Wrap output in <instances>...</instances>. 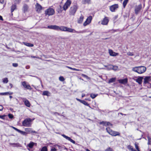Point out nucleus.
Segmentation results:
<instances>
[{
    "label": "nucleus",
    "mask_w": 151,
    "mask_h": 151,
    "mask_svg": "<svg viewBox=\"0 0 151 151\" xmlns=\"http://www.w3.org/2000/svg\"><path fill=\"white\" fill-rule=\"evenodd\" d=\"M47 28L57 31L60 30L61 31H66L70 32L76 33H83L85 32V31H80L79 32L77 31L74 29L64 26L59 27L55 25H51L48 26H47Z\"/></svg>",
    "instance_id": "obj_1"
},
{
    "label": "nucleus",
    "mask_w": 151,
    "mask_h": 151,
    "mask_svg": "<svg viewBox=\"0 0 151 151\" xmlns=\"http://www.w3.org/2000/svg\"><path fill=\"white\" fill-rule=\"evenodd\" d=\"M146 70V68L145 67L142 66L133 67L132 69L133 71L140 74L144 73Z\"/></svg>",
    "instance_id": "obj_2"
},
{
    "label": "nucleus",
    "mask_w": 151,
    "mask_h": 151,
    "mask_svg": "<svg viewBox=\"0 0 151 151\" xmlns=\"http://www.w3.org/2000/svg\"><path fill=\"white\" fill-rule=\"evenodd\" d=\"M32 120L30 118L25 119L22 122V125L25 127H30L31 125Z\"/></svg>",
    "instance_id": "obj_3"
},
{
    "label": "nucleus",
    "mask_w": 151,
    "mask_h": 151,
    "mask_svg": "<svg viewBox=\"0 0 151 151\" xmlns=\"http://www.w3.org/2000/svg\"><path fill=\"white\" fill-rule=\"evenodd\" d=\"M55 13L54 10L51 8H50L47 9L45 11V14L46 15H48V16H51L53 15Z\"/></svg>",
    "instance_id": "obj_4"
},
{
    "label": "nucleus",
    "mask_w": 151,
    "mask_h": 151,
    "mask_svg": "<svg viewBox=\"0 0 151 151\" xmlns=\"http://www.w3.org/2000/svg\"><path fill=\"white\" fill-rule=\"evenodd\" d=\"M77 9V7L76 5H74L70 8L69 12L70 15H74L76 13Z\"/></svg>",
    "instance_id": "obj_5"
},
{
    "label": "nucleus",
    "mask_w": 151,
    "mask_h": 151,
    "mask_svg": "<svg viewBox=\"0 0 151 151\" xmlns=\"http://www.w3.org/2000/svg\"><path fill=\"white\" fill-rule=\"evenodd\" d=\"M151 77L150 76H145V77L143 83L144 86H145L146 84L149 83V82L151 81Z\"/></svg>",
    "instance_id": "obj_6"
},
{
    "label": "nucleus",
    "mask_w": 151,
    "mask_h": 151,
    "mask_svg": "<svg viewBox=\"0 0 151 151\" xmlns=\"http://www.w3.org/2000/svg\"><path fill=\"white\" fill-rule=\"evenodd\" d=\"M35 9L37 12L38 13L41 12L42 7V6L38 3H37L35 5Z\"/></svg>",
    "instance_id": "obj_7"
},
{
    "label": "nucleus",
    "mask_w": 151,
    "mask_h": 151,
    "mask_svg": "<svg viewBox=\"0 0 151 151\" xmlns=\"http://www.w3.org/2000/svg\"><path fill=\"white\" fill-rule=\"evenodd\" d=\"M71 3V1L70 0H67L63 6V9L66 10L70 6Z\"/></svg>",
    "instance_id": "obj_8"
},
{
    "label": "nucleus",
    "mask_w": 151,
    "mask_h": 151,
    "mask_svg": "<svg viewBox=\"0 0 151 151\" xmlns=\"http://www.w3.org/2000/svg\"><path fill=\"white\" fill-rule=\"evenodd\" d=\"M119 6L118 4H115L110 6L109 9L110 10L111 12H114L115 10L118 8Z\"/></svg>",
    "instance_id": "obj_9"
},
{
    "label": "nucleus",
    "mask_w": 151,
    "mask_h": 151,
    "mask_svg": "<svg viewBox=\"0 0 151 151\" xmlns=\"http://www.w3.org/2000/svg\"><path fill=\"white\" fill-rule=\"evenodd\" d=\"M92 19V17L91 16H90L88 17L86 19V20L83 23V25L85 26L89 24L91 22Z\"/></svg>",
    "instance_id": "obj_10"
},
{
    "label": "nucleus",
    "mask_w": 151,
    "mask_h": 151,
    "mask_svg": "<svg viewBox=\"0 0 151 151\" xmlns=\"http://www.w3.org/2000/svg\"><path fill=\"white\" fill-rule=\"evenodd\" d=\"M109 22V18L107 17H105L101 21V24L104 25H107Z\"/></svg>",
    "instance_id": "obj_11"
},
{
    "label": "nucleus",
    "mask_w": 151,
    "mask_h": 151,
    "mask_svg": "<svg viewBox=\"0 0 151 151\" xmlns=\"http://www.w3.org/2000/svg\"><path fill=\"white\" fill-rule=\"evenodd\" d=\"M22 85L24 88L27 89H29L30 90L32 89V88L30 85L29 84H27L25 81L23 82L22 83Z\"/></svg>",
    "instance_id": "obj_12"
},
{
    "label": "nucleus",
    "mask_w": 151,
    "mask_h": 151,
    "mask_svg": "<svg viewBox=\"0 0 151 151\" xmlns=\"http://www.w3.org/2000/svg\"><path fill=\"white\" fill-rule=\"evenodd\" d=\"M61 135L66 139L70 141V142L73 143L74 144L75 143V142L74 140L71 139L70 137L65 135L64 134H62Z\"/></svg>",
    "instance_id": "obj_13"
},
{
    "label": "nucleus",
    "mask_w": 151,
    "mask_h": 151,
    "mask_svg": "<svg viewBox=\"0 0 151 151\" xmlns=\"http://www.w3.org/2000/svg\"><path fill=\"white\" fill-rule=\"evenodd\" d=\"M141 8L142 5L141 4L139 5L136 6L135 9V14H137L141 9Z\"/></svg>",
    "instance_id": "obj_14"
},
{
    "label": "nucleus",
    "mask_w": 151,
    "mask_h": 151,
    "mask_svg": "<svg viewBox=\"0 0 151 151\" xmlns=\"http://www.w3.org/2000/svg\"><path fill=\"white\" fill-rule=\"evenodd\" d=\"M143 78V77H139L137 79L135 80V81L136 82H137L140 85L142 83Z\"/></svg>",
    "instance_id": "obj_15"
},
{
    "label": "nucleus",
    "mask_w": 151,
    "mask_h": 151,
    "mask_svg": "<svg viewBox=\"0 0 151 151\" xmlns=\"http://www.w3.org/2000/svg\"><path fill=\"white\" fill-rule=\"evenodd\" d=\"M110 134L112 136H119L120 133L119 132L112 130V131L111 132H110Z\"/></svg>",
    "instance_id": "obj_16"
},
{
    "label": "nucleus",
    "mask_w": 151,
    "mask_h": 151,
    "mask_svg": "<svg viewBox=\"0 0 151 151\" xmlns=\"http://www.w3.org/2000/svg\"><path fill=\"white\" fill-rule=\"evenodd\" d=\"M109 52L110 55L111 56H116L118 55V54L113 52L111 50H109Z\"/></svg>",
    "instance_id": "obj_17"
},
{
    "label": "nucleus",
    "mask_w": 151,
    "mask_h": 151,
    "mask_svg": "<svg viewBox=\"0 0 151 151\" xmlns=\"http://www.w3.org/2000/svg\"><path fill=\"white\" fill-rule=\"evenodd\" d=\"M119 82L122 84H125L127 83L128 80L127 78L123 79H119L118 80Z\"/></svg>",
    "instance_id": "obj_18"
},
{
    "label": "nucleus",
    "mask_w": 151,
    "mask_h": 151,
    "mask_svg": "<svg viewBox=\"0 0 151 151\" xmlns=\"http://www.w3.org/2000/svg\"><path fill=\"white\" fill-rule=\"evenodd\" d=\"M24 101V104L25 105L28 107L30 106V104L28 100L26 99H24L23 100Z\"/></svg>",
    "instance_id": "obj_19"
},
{
    "label": "nucleus",
    "mask_w": 151,
    "mask_h": 151,
    "mask_svg": "<svg viewBox=\"0 0 151 151\" xmlns=\"http://www.w3.org/2000/svg\"><path fill=\"white\" fill-rule=\"evenodd\" d=\"M28 8V6L26 4H24L23 5L22 10L24 13L27 11V10Z\"/></svg>",
    "instance_id": "obj_20"
},
{
    "label": "nucleus",
    "mask_w": 151,
    "mask_h": 151,
    "mask_svg": "<svg viewBox=\"0 0 151 151\" xmlns=\"http://www.w3.org/2000/svg\"><path fill=\"white\" fill-rule=\"evenodd\" d=\"M100 124H103L105 126H112V124L109 122L102 121L100 123Z\"/></svg>",
    "instance_id": "obj_21"
},
{
    "label": "nucleus",
    "mask_w": 151,
    "mask_h": 151,
    "mask_svg": "<svg viewBox=\"0 0 151 151\" xmlns=\"http://www.w3.org/2000/svg\"><path fill=\"white\" fill-rule=\"evenodd\" d=\"M50 94V92L48 91H44L43 92L42 95L44 96H49Z\"/></svg>",
    "instance_id": "obj_22"
},
{
    "label": "nucleus",
    "mask_w": 151,
    "mask_h": 151,
    "mask_svg": "<svg viewBox=\"0 0 151 151\" xmlns=\"http://www.w3.org/2000/svg\"><path fill=\"white\" fill-rule=\"evenodd\" d=\"M17 9V6L16 4H13L11 6V12H12L14 10Z\"/></svg>",
    "instance_id": "obj_23"
},
{
    "label": "nucleus",
    "mask_w": 151,
    "mask_h": 151,
    "mask_svg": "<svg viewBox=\"0 0 151 151\" xmlns=\"http://www.w3.org/2000/svg\"><path fill=\"white\" fill-rule=\"evenodd\" d=\"M82 3L84 4H89L91 3V0H83L82 1Z\"/></svg>",
    "instance_id": "obj_24"
},
{
    "label": "nucleus",
    "mask_w": 151,
    "mask_h": 151,
    "mask_svg": "<svg viewBox=\"0 0 151 151\" xmlns=\"http://www.w3.org/2000/svg\"><path fill=\"white\" fill-rule=\"evenodd\" d=\"M23 43L24 45H25L29 47H32L34 46V45L33 44H31L30 43H27V42H23Z\"/></svg>",
    "instance_id": "obj_25"
},
{
    "label": "nucleus",
    "mask_w": 151,
    "mask_h": 151,
    "mask_svg": "<svg viewBox=\"0 0 151 151\" xmlns=\"http://www.w3.org/2000/svg\"><path fill=\"white\" fill-rule=\"evenodd\" d=\"M83 19V17L81 15L80 17L79 18L78 20V23H82Z\"/></svg>",
    "instance_id": "obj_26"
},
{
    "label": "nucleus",
    "mask_w": 151,
    "mask_h": 151,
    "mask_svg": "<svg viewBox=\"0 0 151 151\" xmlns=\"http://www.w3.org/2000/svg\"><path fill=\"white\" fill-rule=\"evenodd\" d=\"M34 144L35 143L34 142H31L27 146L30 148H32L33 147Z\"/></svg>",
    "instance_id": "obj_27"
},
{
    "label": "nucleus",
    "mask_w": 151,
    "mask_h": 151,
    "mask_svg": "<svg viewBox=\"0 0 151 151\" xmlns=\"http://www.w3.org/2000/svg\"><path fill=\"white\" fill-rule=\"evenodd\" d=\"M58 9L57 11L58 13H61L62 11L63 10V8L62 6L60 5H59L58 7Z\"/></svg>",
    "instance_id": "obj_28"
},
{
    "label": "nucleus",
    "mask_w": 151,
    "mask_h": 151,
    "mask_svg": "<svg viewBox=\"0 0 151 151\" xmlns=\"http://www.w3.org/2000/svg\"><path fill=\"white\" fill-rule=\"evenodd\" d=\"M128 1H129V0H124V1L123 3V6L124 8H125Z\"/></svg>",
    "instance_id": "obj_29"
},
{
    "label": "nucleus",
    "mask_w": 151,
    "mask_h": 151,
    "mask_svg": "<svg viewBox=\"0 0 151 151\" xmlns=\"http://www.w3.org/2000/svg\"><path fill=\"white\" fill-rule=\"evenodd\" d=\"M116 79V78H112L109 79V81L108 83H111L114 82Z\"/></svg>",
    "instance_id": "obj_30"
},
{
    "label": "nucleus",
    "mask_w": 151,
    "mask_h": 151,
    "mask_svg": "<svg viewBox=\"0 0 151 151\" xmlns=\"http://www.w3.org/2000/svg\"><path fill=\"white\" fill-rule=\"evenodd\" d=\"M81 103L83 104L84 105L86 106H88L89 107H90V106H89V104L85 101L84 100H83L82 101Z\"/></svg>",
    "instance_id": "obj_31"
},
{
    "label": "nucleus",
    "mask_w": 151,
    "mask_h": 151,
    "mask_svg": "<svg viewBox=\"0 0 151 151\" xmlns=\"http://www.w3.org/2000/svg\"><path fill=\"white\" fill-rule=\"evenodd\" d=\"M26 132L29 133H32V129L30 128H26L25 129Z\"/></svg>",
    "instance_id": "obj_32"
},
{
    "label": "nucleus",
    "mask_w": 151,
    "mask_h": 151,
    "mask_svg": "<svg viewBox=\"0 0 151 151\" xmlns=\"http://www.w3.org/2000/svg\"><path fill=\"white\" fill-rule=\"evenodd\" d=\"M3 82L4 83H6L8 82V80L7 78H5L3 79Z\"/></svg>",
    "instance_id": "obj_33"
},
{
    "label": "nucleus",
    "mask_w": 151,
    "mask_h": 151,
    "mask_svg": "<svg viewBox=\"0 0 151 151\" xmlns=\"http://www.w3.org/2000/svg\"><path fill=\"white\" fill-rule=\"evenodd\" d=\"M106 130L107 131V132L109 134H110V132H112V130H111L110 128L109 127H107L106 128Z\"/></svg>",
    "instance_id": "obj_34"
},
{
    "label": "nucleus",
    "mask_w": 151,
    "mask_h": 151,
    "mask_svg": "<svg viewBox=\"0 0 151 151\" xmlns=\"http://www.w3.org/2000/svg\"><path fill=\"white\" fill-rule=\"evenodd\" d=\"M40 151H47V149L46 146L43 147L41 149Z\"/></svg>",
    "instance_id": "obj_35"
},
{
    "label": "nucleus",
    "mask_w": 151,
    "mask_h": 151,
    "mask_svg": "<svg viewBox=\"0 0 151 151\" xmlns=\"http://www.w3.org/2000/svg\"><path fill=\"white\" fill-rule=\"evenodd\" d=\"M148 139V145H150L151 144V138L149 136L147 137Z\"/></svg>",
    "instance_id": "obj_36"
},
{
    "label": "nucleus",
    "mask_w": 151,
    "mask_h": 151,
    "mask_svg": "<svg viewBox=\"0 0 151 151\" xmlns=\"http://www.w3.org/2000/svg\"><path fill=\"white\" fill-rule=\"evenodd\" d=\"M19 132L20 133H21V134H22L23 135H26L27 134V133H26V132L21 131L20 130H19Z\"/></svg>",
    "instance_id": "obj_37"
},
{
    "label": "nucleus",
    "mask_w": 151,
    "mask_h": 151,
    "mask_svg": "<svg viewBox=\"0 0 151 151\" xmlns=\"http://www.w3.org/2000/svg\"><path fill=\"white\" fill-rule=\"evenodd\" d=\"M97 96V94L96 95L92 93L91 94L90 96L92 99H93L95 98Z\"/></svg>",
    "instance_id": "obj_38"
},
{
    "label": "nucleus",
    "mask_w": 151,
    "mask_h": 151,
    "mask_svg": "<svg viewBox=\"0 0 151 151\" xmlns=\"http://www.w3.org/2000/svg\"><path fill=\"white\" fill-rule=\"evenodd\" d=\"M127 148L131 151H132L134 149L133 147L130 145H129L127 146Z\"/></svg>",
    "instance_id": "obj_39"
},
{
    "label": "nucleus",
    "mask_w": 151,
    "mask_h": 151,
    "mask_svg": "<svg viewBox=\"0 0 151 151\" xmlns=\"http://www.w3.org/2000/svg\"><path fill=\"white\" fill-rule=\"evenodd\" d=\"M56 147H58L59 149L60 150H62L63 148V147L60 145H56Z\"/></svg>",
    "instance_id": "obj_40"
},
{
    "label": "nucleus",
    "mask_w": 151,
    "mask_h": 151,
    "mask_svg": "<svg viewBox=\"0 0 151 151\" xmlns=\"http://www.w3.org/2000/svg\"><path fill=\"white\" fill-rule=\"evenodd\" d=\"M59 80L60 81H64V78L63 76H60L59 78Z\"/></svg>",
    "instance_id": "obj_41"
},
{
    "label": "nucleus",
    "mask_w": 151,
    "mask_h": 151,
    "mask_svg": "<svg viewBox=\"0 0 151 151\" xmlns=\"http://www.w3.org/2000/svg\"><path fill=\"white\" fill-rule=\"evenodd\" d=\"M118 68V67L117 66H113V69L114 70H117Z\"/></svg>",
    "instance_id": "obj_42"
},
{
    "label": "nucleus",
    "mask_w": 151,
    "mask_h": 151,
    "mask_svg": "<svg viewBox=\"0 0 151 151\" xmlns=\"http://www.w3.org/2000/svg\"><path fill=\"white\" fill-rule=\"evenodd\" d=\"M105 151H113L112 149L110 147L108 148L105 150Z\"/></svg>",
    "instance_id": "obj_43"
},
{
    "label": "nucleus",
    "mask_w": 151,
    "mask_h": 151,
    "mask_svg": "<svg viewBox=\"0 0 151 151\" xmlns=\"http://www.w3.org/2000/svg\"><path fill=\"white\" fill-rule=\"evenodd\" d=\"M134 145H135V147L136 149L137 150H139V147H138L137 144L136 143H135L134 144Z\"/></svg>",
    "instance_id": "obj_44"
},
{
    "label": "nucleus",
    "mask_w": 151,
    "mask_h": 151,
    "mask_svg": "<svg viewBox=\"0 0 151 151\" xmlns=\"http://www.w3.org/2000/svg\"><path fill=\"white\" fill-rule=\"evenodd\" d=\"M8 116L9 117V118L10 119H12L13 118V116L12 114H9L8 115Z\"/></svg>",
    "instance_id": "obj_45"
},
{
    "label": "nucleus",
    "mask_w": 151,
    "mask_h": 151,
    "mask_svg": "<svg viewBox=\"0 0 151 151\" xmlns=\"http://www.w3.org/2000/svg\"><path fill=\"white\" fill-rule=\"evenodd\" d=\"M127 55H128L129 56H133L134 55V54L132 52H128L127 53Z\"/></svg>",
    "instance_id": "obj_46"
},
{
    "label": "nucleus",
    "mask_w": 151,
    "mask_h": 151,
    "mask_svg": "<svg viewBox=\"0 0 151 151\" xmlns=\"http://www.w3.org/2000/svg\"><path fill=\"white\" fill-rule=\"evenodd\" d=\"M12 65L14 67H17L18 66V64L17 63H13L12 64Z\"/></svg>",
    "instance_id": "obj_47"
},
{
    "label": "nucleus",
    "mask_w": 151,
    "mask_h": 151,
    "mask_svg": "<svg viewBox=\"0 0 151 151\" xmlns=\"http://www.w3.org/2000/svg\"><path fill=\"white\" fill-rule=\"evenodd\" d=\"M12 128L14 130H16V131H17V132H19V130L18 129L15 128V127H12Z\"/></svg>",
    "instance_id": "obj_48"
},
{
    "label": "nucleus",
    "mask_w": 151,
    "mask_h": 151,
    "mask_svg": "<svg viewBox=\"0 0 151 151\" xmlns=\"http://www.w3.org/2000/svg\"><path fill=\"white\" fill-rule=\"evenodd\" d=\"M5 116V115H0V118L1 119H4V117Z\"/></svg>",
    "instance_id": "obj_49"
},
{
    "label": "nucleus",
    "mask_w": 151,
    "mask_h": 151,
    "mask_svg": "<svg viewBox=\"0 0 151 151\" xmlns=\"http://www.w3.org/2000/svg\"><path fill=\"white\" fill-rule=\"evenodd\" d=\"M15 0V1L16 2V3L17 4L19 3L21 1V0Z\"/></svg>",
    "instance_id": "obj_50"
},
{
    "label": "nucleus",
    "mask_w": 151,
    "mask_h": 151,
    "mask_svg": "<svg viewBox=\"0 0 151 151\" xmlns=\"http://www.w3.org/2000/svg\"><path fill=\"white\" fill-rule=\"evenodd\" d=\"M82 76L87 78H88V76H86L85 74H82Z\"/></svg>",
    "instance_id": "obj_51"
},
{
    "label": "nucleus",
    "mask_w": 151,
    "mask_h": 151,
    "mask_svg": "<svg viewBox=\"0 0 151 151\" xmlns=\"http://www.w3.org/2000/svg\"><path fill=\"white\" fill-rule=\"evenodd\" d=\"M3 107L1 105H0V111H1L3 109Z\"/></svg>",
    "instance_id": "obj_52"
},
{
    "label": "nucleus",
    "mask_w": 151,
    "mask_h": 151,
    "mask_svg": "<svg viewBox=\"0 0 151 151\" xmlns=\"http://www.w3.org/2000/svg\"><path fill=\"white\" fill-rule=\"evenodd\" d=\"M50 151H57V149L55 148H52L51 149Z\"/></svg>",
    "instance_id": "obj_53"
},
{
    "label": "nucleus",
    "mask_w": 151,
    "mask_h": 151,
    "mask_svg": "<svg viewBox=\"0 0 151 151\" xmlns=\"http://www.w3.org/2000/svg\"><path fill=\"white\" fill-rule=\"evenodd\" d=\"M73 70H76V71H79L80 70L79 69H77L75 68H73Z\"/></svg>",
    "instance_id": "obj_54"
},
{
    "label": "nucleus",
    "mask_w": 151,
    "mask_h": 151,
    "mask_svg": "<svg viewBox=\"0 0 151 151\" xmlns=\"http://www.w3.org/2000/svg\"><path fill=\"white\" fill-rule=\"evenodd\" d=\"M76 99L78 101H80V102L81 103L82 101L83 100H81V99H78V98H76Z\"/></svg>",
    "instance_id": "obj_55"
},
{
    "label": "nucleus",
    "mask_w": 151,
    "mask_h": 151,
    "mask_svg": "<svg viewBox=\"0 0 151 151\" xmlns=\"http://www.w3.org/2000/svg\"><path fill=\"white\" fill-rule=\"evenodd\" d=\"M4 2V0H0V3L1 4H3Z\"/></svg>",
    "instance_id": "obj_56"
},
{
    "label": "nucleus",
    "mask_w": 151,
    "mask_h": 151,
    "mask_svg": "<svg viewBox=\"0 0 151 151\" xmlns=\"http://www.w3.org/2000/svg\"><path fill=\"white\" fill-rule=\"evenodd\" d=\"M66 67L69 68V69H71L72 70H73V68H72L71 67H69V66H66Z\"/></svg>",
    "instance_id": "obj_57"
},
{
    "label": "nucleus",
    "mask_w": 151,
    "mask_h": 151,
    "mask_svg": "<svg viewBox=\"0 0 151 151\" xmlns=\"http://www.w3.org/2000/svg\"><path fill=\"white\" fill-rule=\"evenodd\" d=\"M54 115H56V114H57L58 115H59V113H58V112H54V114H53Z\"/></svg>",
    "instance_id": "obj_58"
},
{
    "label": "nucleus",
    "mask_w": 151,
    "mask_h": 151,
    "mask_svg": "<svg viewBox=\"0 0 151 151\" xmlns=\"http://www.w3.org/2000/svg\"><path fill=\"white\" fill-rule=\"evenodd\" d=\"M9 92H6L4 93V95H8Z\"/></svg>",
    "instance_id": "obj_59"
},
{
    "label": "nucleus",
    "mask_w": 151,
    "mask_h": 151,
    "mask_svg": "<svg viewBox=\"0 0 151 151\" xmlns=\"http://www.w3.org/2000/svg\"><path fill=\"white\" fill-rule=\"evenodd\" d=\"M32 133H36V134H37L38 133V132H36L35 131H33L32 130Z\"/></svg>",
    "instance_id": "obj_60"
},
{
    "label": "nucleus",
    "mask_w": 151,
    "mask_h": 151,
    "mask_svg": "<svg viewBox=\"0 0 151 151\" xmlns=\"http://www.w3.org/2000/svg\"><path fill=\"white\" fill-rule=\"evenodd\" d=\"M85 96V94H84V93H82V97H83Z\"/></svg>",
    "instance_id": "obj_61"
},
{
    "label": "nucleus",
    "mask_w": 151,
    "mask_h": 151,
    "mask_svg": "<svg viewBox=\"0 0 151 151\" xmlns=\"http://www.w3.org/2000/svg\"><path fill=\"white\" fill-rule=\"evenodd\" d=\"M13 93L12 92H9V93H8V95H11Z\"/></svg>",
    "instance_id": "obj_62"
},
{
    "label": "nucleus",
    "mask_w": 151,
    "mask_h": 151,
    "mask_svg": "<svg viewBox=\"0 0 151 151\" xmlns=\"http://www.w3.org/2000/svg\"><path fill=\"white\" fill-rule=\"evenodd\" d=\"M0 20L3 21V19L2 16L0 15Z\"/></svg>",
    "instance_id": "obj_63"
},
{
    "label": "nucleus",
    "mask_w": 151,
    "mask_h": 151,
    "mask_svg": "<svg viewBox=\"0 0 151 151\" xmlns=\"http://www.w3.org/2000/svg\"><path fill=\"white\" fill-rule=\"evenodd\" d=\"M9 85L10 86L11 88H12V87L13 85H12V84L10 83L9 84Z\"/></svg>",
    "instance_id": "obj_64"
}]
</instances>
